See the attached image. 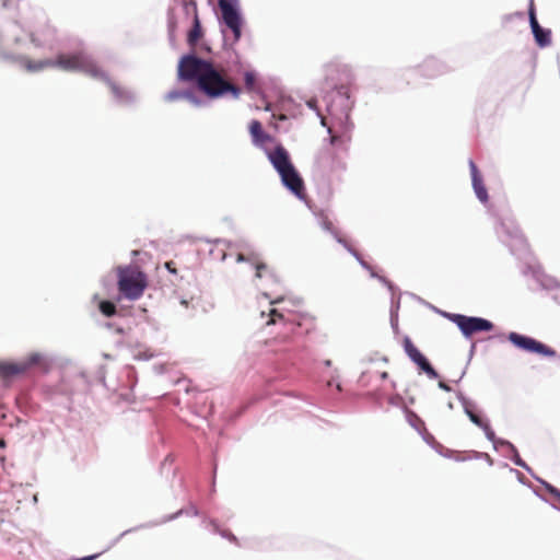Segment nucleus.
I'll list each match as a JSON object with an SVG mask.
<instances>
[{"mask_svg":"<svg viewBox=\"0 0 560 560\" xmlns=\"http://www.w3.org/2000/svg\"><path fill=\"white\" fill-rule=\"evenodd\" d=\"M178 78L186 82H195L199 91L210 98L228 94L238 98L241 95V89L233 83L224 68L194 55L180 58Z\"/></svg>","mask_w":560,"mask_h":560,"instance_id":"f257e3e1","label":"nucleus"},{"mask_svg":"<svg viewBox=\"0 0 560 560\" xmlns=\"http://www.w3.org/2000/svg\"><path fill=\"white\" fill-rule=\"evenodd\" d=\"M23 65L28 71H39L48 67H58L65 71H81L93 78L105 79V73L94 62V60L84 52L60 54L56 60L46 59L32 61L23 59Z\"/></svg>","mask_w":560,"mask_h":560,"instance_id":"f03ea898","label":"nucleus"},{"mask_svg":"<svg viewBox=\"0 0 560 560\" xmlns=\"http://www.w3.org/2000/svg\"><path fill=\"white\" fill-rule=\"evenodd\" d=\"M267 155L280 175L282 184L298 198L303 199L305 196L304 182L292 164L288 151L279 144L272 151H268Z\"/></svg>","mask_w":560,"mask_h":560,"instance_id":"7ed1b4c3","label":"nucleus"},{"mask_svg":"<svg viewBox=\"0 0 560 560\" xmlns=\"http://www.w3.org/2000/svg\"><path fill=\"white\" fill-rule=\"evenodd\" d=\"M117 287L121 298L139 300L148 287V277L138 266L117 268Z\"/></svg>","mask_w":560,"mask_h":560,"instance_id":"20e7f679","label":"nucleus"},{"mask_svg":"<svg viewBox=\"0 0 560 560\" xmlns=\"http://www.w3.org/2000/svg\"><path fill=\"white\" fill-rule=\"evenodd\" d=\"M218 7L222 22L233 35V43L238 42L242 36L244 21L237 9V3H230V0H218Z\"/></svg>","mask_w":560,"mask_h":560,"instance_id":"39448f33","label":"nucleus"},{"mask_svg":"<svg viewBox=\"0 0 560 560\" xmlns=\"http://www.w3.org/2000/svg\"><path fill=\"white\" fill-rule=\"evenodd\" d=\"M42 363L43 355L37 352L31 353L26 358L18 362L0 361V376L12 377L15 375H20L27 372L34 366L42 365Z\"/></svg>","mask_w":560,"mask_h":560,"instance_id":"423d86ee","label":"nucleus"},{"mask_svg":"<svg viewBox=\"0 0 560 560\" xmlns=\"http://www.w3.org/2000/svg\"><path fill=\"white\" fill-rule=\"evenodd\" d=\"M448 318L455 323L465 336H471L479 331H490L493 324L485 318L468 317L462 314H450Z\"/></svg>","mask_w":560,"mask_h":560,"instance_id":"0eeeda50","label":"nucleus"},{"mask_svg":"<svg viewBox=\"0 0 560 560\" xmlns=\"http://www.w3.org/2000/svg\"><path fill=\"white\" fill-rule=\"evenodd\" d=\"M508 339L518 349L527 352L538 353L544 357H556L557 352L545 343L537 341L534 338L520 335L517 332H510Z\"/></svg>","mask_w":560,"mask_h":560,"instance_id":"6e6552de","label":"nucleus"},{"mask_svg":"<svg viewBox=\"0 0 560 560\" xmlns=\"http://www.w3.org/2000/svg\"><path fill=\"white\" fill-rule=\"evenodd\" d=\"M402 347L409 359L418 365V368L424 372L430 378H438L439 374L427 360V358L420 352L409 337L402 339Z\"/></svg>","mask_w":560,"mask_h":560,"instance_id":"1a4fd4ad","label":"nucleus"},{"mask_svg":"<svg viewBox=\"0 0 560 560\" xmlns=\"http://www.w3.org/2000/svg\"><path fill=\"white\" fill-rule=\"evenodd\" d=\"M469 168L471 174L472 187L477 198L486 203L488 201V191L483 184L482 177L472 160L469 161Z\"/></svg>","mask_w":560,"mask_h":560,"instance_id":"9d476101","label":"nucleus"},{"mask_svg":"<svg viewBox=\"0 0 560 560\" xmlns=\"http://www.w3.org/2000/svg\"><path fill=\"white\" fill-rule=\"evenodd\" d=\"M248 129L255 145L262 147L265 143L272 141V137L264 131L259 120H252Z\"/></svg>","mask_w":560,"mask_h":560,"instance_id":"9b49d317","label":"nucleus"},{"mask_svg":"<svg viewBox=\"0 0 560 560\" xmlns=\"http://www.w3.org/2000/svg\"><path fill=\"white\" fill-rule=\"evenodd\" d=\"M320 163L322 166L330 173H336L346 168L345 161L335 151L322 156Z\"/></svg>","mask_w":560,"mask_h":560,"instance_id":"f8f14e48","label":"nucleus"},{"mask_svg":"<svg viewBox=\"0 0 560 560\" xmlns=\"http://www.w3.org/2000/svg\"><path fill=\"white\" fill-rule=\"evenodd\" d=\"M388 360L386 358L382 359L381 361H374L370 364V366L366 369V371L363 373V377H378L383 381L388 378V371L382 369L381 365H386Z\"/></svg>","mask_w":560,"mask_h":560,"instance_id":"ddd939ff","label":"nucleus"},{"mask_svg":"<svg viewBox=\"0 0 560 560\" xmlns=\"http://www.w3.org/2000/svg\"><path fill=\"white\" fill-rule=\"evenodd\" d=\"M465 412L472 423L482 429L489 440L494 439V432L491 429L489 422L482 419L479 415L472 411L467 405L465 406Z\"/></svg>","mask_w":560,"mask_h":560,"instance_id":"4468645a","label":"nucleus"},{"mask_svg":"<svg viewBox=\"0 0 560 560\" xmlns=\"http://www.w3.org/2000/svg\"><path fill=\"white\" fill-rule=\"evenodd\" d=\"M421 74L428 78H434L442 73V66L435 59H428L420 66Z\"/></svg>","mask_w":560,"mask_h":560,"instance_id":"2eb2a0df","label":"nucleus"},{"mask_svg":"<svg viewBox=\"0 0 560 560\" xmlns=\"http://www.w3.org/2000/svg\"><path fill=\"white\" fill-rule=\"evenodd\" d=\"M202 28L197 11H195L192 27L188 33L187 42L189 46L195 47L198 40L202 37Z\"/></svg>","mask_w":560,"mask_h":560,"instance_id":"dca6fc26","label":"nucleus"},{"mask_svg":"<svg viewBox=\"0 0 560 560\" xmlns=\"http://www.w3.org/2000/svg\"><path fill=\"white\" fill-rule=\"evenodd\" d=\"M536 44L539 47H547L551 44V32L550 30H545L540 27L535 34H534Z\"/></svg>","mask_w":560,"mask_h":560,"instance_id":"f3484780","label":"nucleus"},{"mask_svg":"<svg viewBox=\"0 0 560 560\" xmlns=\"http://www.w3.org/2000/svg\"><path fill=\"white\" fill-rule=\"evenodd\" d=\"M329 133L331 135L330 136L331 145L338 147L346 151L348 148V143L351 140L350 135L349 133H343L341 136L332 135V130L330 128H329Z\"/></svg>","mask_w":560,"mask_h":560,"instance_id":"a211bd4d","label":"nucleus"},{"mask_svg":"<svg viewBox=\"0 0 560 560\" xmlns=\"http://www.w3.org/2000/svg\"><path fill=\"white\" fill-rule=\"evenodd\" d=\"M98 308L101 313L106 317L114 316L117 312L116 305L110 301H102L98 305Z\"/></svg>","mask_w":560,"mask_h":560,"instance_id":"6ab92c4d","label":"nucleus"},{"mask_svg":"<svg viewBox=\"0 0 560 560\" xmlns=\"http://www.w3.org/2000/svg\"><path fill=\"white\" fill-rule=\"evenodd\" d=\"M253 265L255 266L256 269V277L261 278L262 271L267 269V265L259 259L258 255L254 257Z\"/></svg>","mask_w":560,"mask_h":560,"instance_id":"aec40b11","label":"nucleus"},{"mask_svg":"<svg viewBox=\"0 0 560 560\" xmlns=\"http://www.w3.org/2000/svg\"><path fill=\"white\" fill-rule=\"evenodd\" d=\"M188 93L182 91H171L165 95V100L168 102H173L179 98L187 97Z\"/></svg>","mask_w":560,"mask_h":560,"instance_id":"412c9836","label":"nucleus"},{"mask_svg":"<svg viewBox=\"0 0 560 560\" xmlns=\"http://www.w3.org/2000/svg\"><path fill=\"white\" fill-rule=\"evenodd\" d=\"M244 81H245L246 89L248 91H253L255 89L256 77L254 73L246 72L244 75Z\"/></svg>","mask_w":560,"mask_h":560,"instance_id":"4be33fe9","label":"nucleus"},{"mask_svg":"<svg viewBox=\"0 0 560 560\" xmlns=\"http://www.w3.org/2000/svg\"><path fill=\"white\" fill-rule=\"evenodd\" d=\"M269 320L267 322L268 325L276 324L279 320L283 319V315L279 313L276 308H271L269 312Z\"/></svg>","mask_w":560,"mask_h":560,"instance_id":"5701e85b","label":"nucleus"},{"mask_svg":"<svg viewBox=\"0 0 560 560\" xmlns=\"http://www.w3.org/2000/svg\"><path fill=\"white\" fill-rule=\"evenodd\" d=\"M529 22H530V27H532L533 34H535L541 26L539 25V23L536 19L535 11L533 8H530V10H529Z\"/></svg>","mask_w":560,"mask_h":560,"instance_id":"b1692460","label":"nucleus"},{"mask_svg":"<svg viewBox=\"0 0 560 560\" xmlns=\"http://www.w3.org/2000/svg\"><path fill=\"white\" fill-rule=\"evenodd\" d=\"M255 256H257L256 253H249L248 255H245L243 253H238L237 257H236V261L237 262L248 261V262L253 264V259H254Z\"/></svg>","mask_w":560,"mask_h":560,"instance_id":"393cba45","label":"nucleus"},{"mask_svg":"<svg viewBox=\"0 0 560 560\" xmlns=\"http://www.w3.org/2000/svg\"><path fill=\"white\" fill-rule=\"evenodd\" d=\"M165 268H166L170 272H172V273H176V272H177V271H176V268H175V264H174V261H167V262H165Z\"/></svg>","mask_w":560,"mask_h":560,"instance_id":"a878e982","label":"nucleus"},{"mask_svg":"<svg viewBox=\"0 0 560 560\" xmlns=\"http://www.w3.org/2000/svg\"><path fill=\"white\" fill-rule=\"evenodd\" d=\"M439 387L445 392H450L451 390V386L447 385L445 382H439Z\"/></svg>","mask_w":560,"mask_h":560,"instance_id":"bb28decb","label":"nucleus"},{"mask_svg":"<svg viewBox=\"0 0 560 560\" xmlns=\"http://www.w3.org/2000/svg\"><path fill=\"white\" fill-rule=\"evenodd\" d=\"M338 242L342 243L357 258H359L358 253L351 249L346 242H343L341 238H338Z\"/></svg>","mask_w":560,"mask_h":560,"instance_id":"cd10ccee","label":"nucleus"},{"mask_svg":"<svg viewBox=\"0 0 560 560\" xmlns=\"http://www.w3.org/2000/svg\"><path fill=\"white\" fill-rule=\"evenodd\" d=\"M324 226L325 229H327L328 231H332V223L328 220H325L324 221Z\"/></svg>","mask_w":560,"mask_h":560,"instance_id":"c85d7f7f","label":"nucleus"},{"mask_svg":"<svg viewBox=\"0 0 560 560\" xmlns=\"http://www.w3.org/2000/svg\"><path fill=\"white\" fill-rule=\"evenodd\" d=\"M396 388L395 382L390 381L388 384V389L394 390Z\"/></svg>","mask_w":560,"mask_h":560,"instance_id":"c756f323","label":"nucleus"},{"mask_svg":"<svg viewBox=\"0 0 560 560\" xmlns=\"http://www.w3.org/2000/svg\"><path fill=\"white\" fill-rule=\"evenodd\" d=\"M550 493L555 494V495H560V491H558L557 489L555 488H551L550 490Z\"/></svg>","mask_w":560,"mask_h":560,"instance_id":"7c9ffc66","label":"nucleus"},{"mask_svg":"<svg viewBox=\"0 0 560 560\" xmlns=\"http://www.w3.org/2000/svg\"><path fill=\"white\" fill-rule=\"evenodd\" d=\"M228 537H229L230 539H232V540H235V539H236V538H235V536H233L232 534H230Z\"/></svg>","mask_w":560,"mask_h":560,"instance_id":"2f4dec72","label":"nucleus"},{"mask_svg":"<svg viewBox=\"0 0 560 560\" xmlns=\"http://www.w3.org/2000/svg\"><path fill=\"white\" fill-rule=\"evenodd\" d=\"M360 264L363 265V267H366V264H364L363 260H360Z\"/></svg>","mask_w":560,"mask_h":560,"instance_id":"473e14b6","label":"nucleus"},{"mask_svg":"<svg viewBox=\"0 0 560 560\" xmlns=\"http://www.w3.org/2000/svg\"><path fill=\"white\" fill-rule=\"evenodd\" d=\"M360 264L363 265V267H366V264H364L363 260H360Z\"/></svg>","mask_w":560,"mask_h":560,"instance_id":"72a5a7b5","label":"nucleus"},{"mask_svg":"<svg viewBox=\"0 0 560 560\" xmlns=\"http://www.w3.org/2000/svg\"><path fill=\"white\" fill-rule=\"evenodd\" d=\"M360 264L363 265V267H366V264H364L363 260H360Z\"/></svg>","mask_w":560,"mask_h":560,"instance_id":"f704fd0d","label":"nucleus"},{"mask_svg":"<svg viewBox=\"0 0 560 560\" xmlns=\"http://www.w3.org/2000/svg\"><path fill=\"white\" fill-rule=\"evenodd\" d=\"M230 3H237V0H230Z\"/></svg>","mask_w":560,"mask_h":560,"instance_id":"c9c22d12","label":"nucleus"},{"mask_svg":"<svg viewBox=\"0 0 560 560\" xmlns=\"http://www.w3.org/2000/svg\"><path fill=\"white\" fill-rule=\"evenodd\" d=\"M31 40H32L33 43H36V39L34 38V36H32V37H31Z\"/></svg>","mask_w":560,"mask_h":560,"instance_id":"e433bc0d","label":"nucleus"}]
</instances>
